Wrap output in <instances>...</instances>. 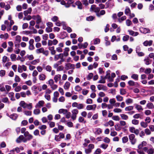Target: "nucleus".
<instances>
[{"label": "nucleus", "mask_w": 154, "mask_h": 154, "mask_svg": "<svg viewBox=\"0 0 154 154\" xmlns=\"http://www.w3.org/2000/svg\"><path fill=\"white\" fill-rule=\"evenodd\" d=\"M32 18L35 20L36 24L35 26V27L37 29H44L45 27L44 25L41 26H40L39 24L42 22V19L41 17L39 15H34L32 17Z\"/></svg>", "instance_id": "obj_1"}, {"label": "nucleus", "mask_w": 154, "mask_h": 154, "mask_svg": "<svg viewBox=\"0 0 154 154\" xmlns=\"http://www.w3.org/2000/svg\"><path fill=\"white\" fill-rule=\"evenodd\" d=\"M20 105L23 108H27L30 110H31L33 107L32 104V103H29V104H27L23 101H22L20 102Z\"/></svg>", "instance_id": "obj_2"}, {"label": "nucleus", "mask_w": 154, "mask_h": 154, "mask_svg": "<svg viewBox=\"0 0 154 154\" xmlns=\"http://www.w3.org/2000/svg\"><path fill=\"white\" fill-rule=\"evenodd\" d=\"M72 115L71 116L73 120H75L77 117V115L79 113V111L77 109H74L71 111Z\"/></svg>", "instance_id": "obj_3"}, {"label": "nucleus", "mask_w": 154, "mask_h": 154, "mask_svg": "<svg viewBox=\"0 0 154 154\" xmlns=\"http://www.w3.org/2000/svg\"><path fill=\"white\" fill-rule=\"evenodd\" d=\"M129 138L131 144H134L137 142V140L135 138V136L134 134H131L129 135Z\"/></svg>", "instance_id": "obj_4"}, {"label": "nucleus", "mask_w": 154, "mask_h": 154, "mask_svg": "<svg viewBox=\"0 0 154 154\" xmlns=\"http://www.w3.org/2000/svg\"><path fill=\"white\" fill-rule=\"evenodd\" d=\"M65 136L64 134L62 133H60L59 135H55V140L57 141H59L61 140V139L64 138Z\"/></svg>", "instance_id": "obj_5"}, {"label": "nucleus", "mask_w": 154, "mask_h": 154, "mask_svg": "<svg viewBox=\"0 0 154 154\" xmlns=\"http://www.w3.org/2000/svg\"><path fill=\"white\" fill-rule=\"evenodd\" d=\"M143 149L144 151L146 152L148 154H152L154 152V149L152 146H151L149 149L146 147H145L143 148Z\"/></svg>", "instance_id": "obj_6"}, {"label": "nucleus", "mask_w": 154, "mask_h": 154, "mask_svg": "<svg viewBox=\"0 0 154 154\" xmlns=\"http://www.w3.org/2000/svg\"><path fill=\"white\" fill-rule=\"evenodd\" d=\"M100 10V8L96 7V6L94 5H92L90 8L91 11H94L96 13L99 12Z\"/></svg>", "instance_id": "obj_7"}, {"label": "nucleus", "mask_w": 154, "mask_h": 154, "mask_svg": "<svg viewBox=\"0 0 154 154\" xmlns=\"http://www.w3.org/2000/svg\"><path fill=\"white\" fill-rule=\"evenodd\" d=\"M140 31L142 33L145 34L150 32V30L148 28L141 27L140 29Z\"/></svg>", "instance_id": "obj_8"}, {"label": "nucleus", "mask_w": 154, "mask_h": 154, "mask_svg": "<svg viewBox=\"0 0 154 154\" xmlns=\"http://www.w3.org/2000/svg\"><path fill=\"white\" fill-rule=\"evenodd\" d=\"M44 103L45 102L43 100H40L38 103H36L35 106V108H40L44 106Z\"/></svg>", "instance_id": "obj_9"}, {"label": "nucleus", "mask_w": 154, "mask_h": 154, "mask_svg": "<svg viewBox=\"0 0 154 154\" xmlns=\"http://www.w3.org/2000/svg\"><path fill=\"white\" fill-rule=\"evenodd\" d=\"M65 67L66 70H69L70 69H74L75 68V65L73 64L68 63L65 64Z\"/></svg>", "instance_id": "obj_10"}, {"label": "nucleus", "mask_w": 154, "mask_h": 154, "mask_svg": "<svg viewBox=\"0 0 154 154\" xmlns=\"http://www.w3.org/2000/svg\"><path fill=\"white\" fill-rule=\"evenodd\" d=\"M93 132L96 135H99L102 133V130L99 128H95L93 130Z\"/></svg>", "instance_id": "obj_11"}, {"label": "nucleus", "mask_w": 154, "mask_h": 154, "mask_svg": "<svg viewBox=\"0 0 154 154\" xmlns=\"http://www.w3.org/2000/svg\"><path fill=\"white\" fill-rule=\"evenodd\" d=\"M97 106L96 104H94L92 105H88L87 106L86 109L88 110H95Z\"/></svg>", "instance_id": "obj_12"}, {"label": "nucleus", "mask_w": 154, "mask_h": 154, "mask_svg": "<svg viewBox=\"0 0 154 154\" xmlns=\"http://www.w3.org/2000/svg\"><path fill=\"white\" fill-rule=\"evenodd\" d=\"M128 83L130 86L137 87L139 85L137 82H135L132 80H129L128 81Z\"/></svg>", "instance_id": "obj_13"}, {"label": "nucleus", "mask_w": 154, "mask_h": 154, "mask_svg": "<svg viewBox=\"0 0 154 154\" xmlns=\"http://www.w3.org/2000/svg\"><path fill=\"white\" fill-rule=\"evenodd\" d=\"M7 115L10 117L11 119L13 120H16L18 117V115L17 114L14 113L12 115L9 116L8 114H7Z\"/></svg>", "instance_id": "obj_14"}, {"label": "nucleus", "mask_w": 154, "mask_h": 154, "mask_svg": "<svg viewBox=\"0 0 154 154\" xmlns=\"http://www.w3.org/2000/svg\"><path fill=\"white\" fill-rule=\"evenodd\" d=\"M152 43L153 41L152 40H146L143 42V44L144 46H151L152 45Z\"/></svg>", "instance_id": "obj_15"}, {"label": "nucleus", "mask_w": 154, "mask_h": 154, "mask_svg": "<svg viewBox=\"0 0 154 154\" xmlns=\"http://www.w3.org/2000/svg\"><path fill=\"white\" fill-rule=\"evenodd\" d=\"M135 108L139 112L142 111L143 110V108L141 106L137 104H134Z\"/></svg>", "instance_id": "obj_16"}, {"label": "nucleus", "mask_w": 154, "mask_h": 154, "mask_svg": "<svg viewBox=\"0 0 154 154\" xmlns=\"http://www.w3.org/2000/svg\"><path fill=\"white\" fill-rule=\"evenodd\" d=\"M100 40L99 38H96L94 39L91 42V44L97 45L100 43Z\"/></svg>", "instance_id": "obj_17"}, {"label": "nucleus", "mask_w": 154, "mask_h": 154, "mask_svg": "<svg viewBox=\"0 0 154 154\" xmlns=\"http://www.w3.org/2000/svg\"><path fill=\"white\" fill-rule=\"evenodd\" d=\"M46 78V75L43 73H41L38 76L39 79L40 81H43L45 80Z\"/></svg>", "instance_id": "obj_18"}, {"label": "nucleus", "mask_w": 154, "mask_h": 154, "mask_svg": "<svg viewBox=\"0 0 154 154\" xmlns=\"http://www.w3.org/2000/svg\"><path fill=\"white\" fill-rule=\"evenodd\" d=\"M97 87L99 90H102L103 91H105L107 90L106 87L101 84H99L98 85Z\"/></svg>", "instance_id": "obj_19"}, {"label": "nucleus", "mask_w": 154, "mask_h": 154, "mask_svg": "<svg viewBox=\"0 0 154 154\" xmlns=\"http://www.w3.org/2000/svg\"><path fill=\"white\" fill-rule=\"evenodd\" d=\"M128 32L129 34L133 36H135L139 34V33L137 32H134L132 30H128Z\"/></svg>", "instance_id": "obj_20"}, {"label": "nucleus", "mask_w": 154, "mask_h": 154, "mask_svg": "<svg viewBox=\"0 0 154 154\" xmlns=\"http://www.w3.org/2000/svg\"><path fill=\"white\" fill-rule=\"evenodd\" d=\"M61 75L60 74H57L55 75L54 78L55 82L57 83L58 81L61 79Z\"/></svg>", "instance_id": "obj_21"}, {"label": "nucleus", "mask_w": 154, "mask_h": 154, "mask_svg": "<svg viewBox=\"0 0 154 154\" xmlns=\"http://www.w3.org/2000/svg\"><path fill=\"white\" fill-rule=\"evenodd\" d=\"M25 138L23 135H20L16 140V141L17 143H21L22 141L23 142Z\"/></svg>", "instance_id": "obj_22"}, {"label": "nucleus", "mask_w": 154, "mask_h": 154, "mask_svg": "<svg viewBox=\"0 0 154 154\" xmlns=\"http://www.w3.org/2000/svg\"><path fill=\"white\" fill-rule=\"evenodd\" d=\"M48 49L51 51L52 55H55L56 54V51L54 50V46L49 47Z\"/></svg>", "instance_id": "obj_23"}, {"label": "nucleus", "mask_w": 154, "mask_h": 154, "mask_svg": "<svg viewBox=\"0 0 154 154\" xmlns=\"http://www.w3.org/2000/svg\"><path fill=\"white\" fill-rule=\"evenodd\" d=\"M75 4L78 6V8L79 9H82L83 8L82 3L80 1H78L75 2Z\"/></svg>", "instance_id": "obj_24"}, {"label": "nucleus", "mask_w": 154, "mask_h": 154, "mask_svg": "<svg viewBox=\"0 0 154 154\" xmlns=\"http://www.w3.org/2000/svg\"><path fill=\"white\" fill-rule=\"evenodd\" d=\"M69 51V48H65L64 49V51L63 53L65 57H67L68 56V52Z\"/></svg>", "instance_id": "obj_25"}, {"label": "nucleus", "mask_w": 154, "mask_h": 154, "mask_svg": "<svg viewBox=\"0 0 154 154\" xmlns=\"http://www.w3.org/2000/svg\"><path fill=\"white\" fill-rule=\"evenodd\" d=\"M21 40V37L19 35H17L15 37V44L16 43H20Z\"/></svg>", "instance_id": "obj_26"}, {"label": "nucleus", "mask_w": 154, "mask_h": 154, "mask_svg": "<svg viewBox=\"0 0 154 154\" xmlns=\"http://www.w3.org/2000/svg\"><path fill=\"white\" fill-rule=\"evenodd\" d=\"M70 85V83L68 82H66L63 85V87L65 90H68Z\"/></svg>", "instance_id": "obj_27"}, {"label": "nucleus", "mask_w": 154, "mask_h": 154, "mask_svg": "<svg viewBox=\"0 0 154 154\" xmlns=\"http://www.w3.org/2000/svg\"><path fill=\"white\" fill-rule=\"evenodd\" d=\"M146 107L149 109H153L154 108V106L152 103L149 102L146 105Z\"/></svg>", "instance_id": "obj_28"}, {"label": "nucleus", "mask_w": 154, "mask_h": 154, "mask_svg": "<svg viewBox=\"0 0 154 154\" xmlns=\"http://www.w3.org/2000/svg\"><path fill=\"white\" fill-rule=\"evenodd\" d=\"M32 9L31 8H29L28 10L25 11L23 12V14L25 16H26L28 14H30L31 12Z\"/></svg>", "instance_id": "obj_29"}, {"label": "nucleus", "mask_w": 154, "mask_h": 154, "mask_svg": "<svg viewBox=\"0 0 154 154\" xmlns=\"http://www.w3.org/2000/svg\"><path fill=\"white\" fill-rule=\"evenodd\" d=\"M68 111L67 109H61L59 110L58 112L59 113L65 115Z\"/></svg>", "instance_id": "obj_30"}, {"label": "nucleus", "mask_w": 154, "mask_h": 154, "mask_svg": "<svg viewBox=\"0 0 154 154\" xmlns=\"http://www.w3.org/2000/svg\"><path fill=\"white\" fill-rule=\"evenodd\" d=\"M33 138V136L31 134H29L28 136L26 138H25V139L23 140L24 143L26 142L27 141L30 140Z\"/></svg>", "instance_id": "obj_31"}, {"label": "nucleus", "mask_w": 154, "mask_h": 154, "mask_svg": "<svg viewBox=\"0 0 154 154\" xmlns=\"http://www.w3.org/2000/svg\"><path fill=\"white\" fill-rule=\"evenodd\" d=\"M125 14L127 16H128L131 13V10L128 7H125Z\"/></svg>", "instance_id": "obj_32"}, {"label": "nucleus", "mask_w": 154, "mask_h": 154, "mask_svg": "<svg viewBox=\"0 0 154 154\" xmlns=\"http://www.w3.org/2000/svg\"><path fill=\"white\" fill-rule=\"evenodd\" d=\"M131 77L135 81H137L138 79V75L137 74H134L131 75Z\"/></svg>", "instance_id": "obj_33"}, {"label": "nucleus", "mask_w": 154, "mask_h": 154, "mask_svg": "<svg viewBox=\"0 0 154 154\" xmlns=\"http://www.w3.org/2000/svg\"><path fill=\"white\" fill-rule=\"evenodd\" d=\"M120 116L122 119L123 120H127L128 119V116L125 114H121Z\"/></svg>", "instance_id": "obj_34"}, {"label": "nucleus", "mask_w": 154, "mask_h": 154, "mask_svg": "<svg viewBox=\"0 0 154 154\" xmlns=\"http://www.w3.org/2000/svg\"><path fill=\"white\" fill-rule=\"evenodd\" d=\"M146 144L147 143L146 141H143L141 143L139 144V145L138 146V147L139 149H140L142 148L143 146H146Z\"/></svg>", "instance_id": "obj_35"}, {"label": "nucleus", "mask_w": 154, "mask_h": 154, "mask_svg": "<svg viewBox=\"0 0 154 154\" xmlns=\"http://www.w3.org/2000/svg\"><path fill=\"white\" fill-rule=\"evenodd\" d=\"M39 108H36L33 110V114L35 115H38L40 113V110Z\"/></svg>", "instance_id": "obj_36"}, {"label": "nucleus", "mask_w": 154, "mask_h": 154, "mask_svg": "<svg viewBox=\"0 0 154 154\" xmlns=\"http://www.w3.org/2000/svg\"><path fill=\"white\" fill-rule=\"evenodd\" d=\"M9 60V59L6 56H4L2 59V63H5L7 61H8Z\"/></svg>", "instance_id": "obj_37"}, {"label": "nucleus", "mask_w": 154, "mask_h": 154, "mask_svg": "<svg viewBox=\"0 0 154 154\" xmlns=\"http://www.w3.org/2000/svg\"><path fill=\"white\" fill-rule=\"evenodd\" d=\"M105 14V11L104 10H102L99 13L98 12L97 13H96V15L98 17H100L101 15H103Z\"/></svg>", "instance_id": "obj_38"}, {"label": "nucleus", "mask_w": 154, "mask_h": 154, "mask_svg": "<svg viewBox=\"0 0 154 154\" xmlns=\"http://www.w3.org/2000/svg\"><path fill=\"white\" fill-rule=\"evenodd\" d=\"M104 78H105V79H108L110 82H112L113 80V79L110 77V73H107L106 75L104 77Z\"/></svg>", "instance_id": "obj_39"}, {"label": "nucleus", "mask_w": 154, "mask_h": 154, "mask_svg": "<svg viewBox=\"0 0 154 154\" xmlns=\"http://www.w3.org/2000/svg\"><path fill=\"white\" fill-rule=\"evenodd\" d=\"M44 48H41L36 50V52L37 54L42 53L44 51Z\"/></svg>", "instance_id": "obj_40"}, {"label": "nucleus", "mask_w": 154, "mask_h": 154, "mask_svg": "<svg viewBox=\"0 0 154 154\" xmlns=\"http://www.w3.org/2000/svg\"><path fill=\"white\" fill-rule=\"evenodd\" d=\"M116 98L118 101H122L123 100V97L119 95H118L116 96Z\"/></svg>", "instance_id": "obj_41"}, {"label": "nucleus", "mask_w": 154, "mask_h": 154, "mask_svg": "<svg viewBox=\"0 0 154 154\" xmlns=\"http://www.w3.org/2000/svg\"><path fill=\"white\" fill-rule=\"evenodd\" d=\"M51 154H60V150L58 149H56L53 150Z\"/></svg>", "instance_id": "obj_42"}, {"label": "nucleus", "mask_w": 154, "mask_h": 154, "mask_svg": "<svg viewBox=\"0 0 154 154\" xmlns=\"http://www.w3.org/2000/svg\"><path fill=\"white\" fill-rule=\"evenodd\" d=\"M39 62V60L38 59L35 60H33L31 61V62H30V63L31 64H32L33 65H35L37 63H38Z\"/></svg>", "instance_id": "obj_43"}, {"label": "nucleus", "mask_w": 154, "mask_h": 154, "mask_svg": "<svg viewBox=\"0 0 154 154\" xmlns=\"http://www.w3.org/2000/svg\"><path fill=\"white\" fill-rule=\"evenodd\" d=\"M133 100L131 98H128L125 100V102L127 105H129L133 103Z\"/></svg>", "instance_id": "obj_44"}, {"label": "nucleus", "mask_w": 154, "mask_h": 154, "mask_svg": "<svg viewBox=\"0 0 154 154\" xmlns=\"http://www.w3.org/2000/svg\"><path fill=\"white\" fill-rule=\"evenodd\" d=\"M11 59L12 61L16 60V55L14 54H11L10 56Z\"/></svg>", "instance_id": "obj_45"}, {"label": "nucleus", "mask_w": 154, "mask_h": 154, "mask_svg": "<svg viewBox=\"0 0 154 154\" xmlns=\"http://www.w3.org/2000/svg\"><path fill=\"white\" fill-rule=\"evenodd\" d=\"M25 115L27 116H31L32 115V112L30 111L25 110L23 112Z\"/></svg>", "instance_id": "obj_46"}, {"label": "nucleus", "mask_w": 154, "mask_h": 154, "mask_svg": "<svg viewBox=\"0 0 154 154\" xmlns=\"http://www.w3.org/2000/svg\"><path fill=\"white\" fill-rule=\"evenodd\" d=\"M45 69L46 71L48 72H51V71L52 68L50 65H47L45 67Z\"/></svg>", "instance_id": "obj_47"}, {"label": "nucleus", "mask_w": 154, "mask_h": 154, "mask_svg": "<svg viewBox=\"0 0 154 154\" xmlns=\"http://www.w3.org/2000/svg\"><path fill=\"white\" fill-rule=\"evenodd\" d=\"M134 109V107L133 106H129L125 108V110L126 111H130Z\"/></svg>", "instance_id": "obj_48"}, {"label": "nucleus", "mask_w": 154, "mask_h": 154, "mask_svg": "<svg viewBox=\"0 0 154 154\" xmlns=\"http://www.w3.org/2000/svg\"><path fill=\"white\" fill-rule=\"evenodd\" d=\"M145 63L147 65H149L150 63V60L148 57L145 58L144 60Z\"/></svg>", "instance_id": "obj_49"}, {"label": "nucleus", "mask_w": 154, "mask_h": 154, "mask_svg": "<svg viewBox=\"0 0 154 154\" xmlns=\"http://www.w3.org/2000/svg\"><path fill=\"white\" fill-rule=\"evenodd\" d=\"M60 2V4L62 5H64L66 7L68 8L70 7V5L69 4H66L64 1L61 0Z\"/></svg>", "instance_id": "obj_50"}, {"label": "nucleus", "mask_w": 154, "mask_h": 154, "mask_svg": "<svg viewBox=\"0 0 154 154\" xmlns=\"http://www.w3.org/2000/svg\"><path fill=\"white\" fill-rule=\"evenodd\" d=\"M122 140L123 143H125L128 141V139L127 136H125L122 138Z\"/></svg>", "instance_id": "obj_51"}, {"label": "nucleus", "mask_w": 154, "mask_h": 154, "mask_svg": "<svg viewBox=\"0 0 154 154\" xmlns=\"http://www.w3.org/2000/svg\"><path fill=\"white\" fill-rule=\"evenodd\" d=\"M152 72V69L150 68H147L145 69L144 73L146 74H149Z\"/></svg>", "instance_id": "obj_52"}, {"label": "nucleus", "mask_w": 154, "mask_h": 154, "mask_svg": "<svg viewBox=\"0 0 154 154\" xmlns=\"http://www.w3.org/2000/svg\"><path fill=\"white\" fill-rule=\"evenodd\" d=\"M34 38L35 39V41L36 42H39L41 40V38L39 36H34Z\"/></svg>", "instance_id": "obj_53"}, {"label": "nucleus", "mask_w": 154, "mask_h": 154, "mask_svg": "<svg viewBox=\"0 0 154 154\" xmlns=\"http://www.w3.org/2000/svg\"><path fill=\"white\" fill-rule=\"evenodd\" d=\"M140 125L141 127L146 128L148 126V124L146 122H142L140 123Z\"/></svg>", "instance_id": "obj_54"}, {"label": "nucleus", "mask_w": 154, "mask_h": 154, "mask_svg": "<svg viewBox=\"0 0 154 154\" xmlns=\"http://www.w3.org/2000/svg\"><path fill=\"white\" fill-rule=\"evenodd\" d=\"M112 119L116 121H119L120 120V118L118 116H114L112 117Z\"/></svg>", "instance_id": "obj_55"}, {"label": "nucleus", "mask_w": 154, "mask_h": 154, "mask_svg": "<svg viewBox=\"0 0 154 154\" xmlns=\"http://www.w3.org/2000/svg\"><path fill=\"white\" fill-rule=\"evenodd\" d=\"M120 94L122 95H124L126 94V91L125 89L122 88L120 89Z\"/></svg>", "instance_id": "obj_56"}, {"label": "nucleus", "mask_w": 154, "mask_h": 154, "mask_svg": "<svg viewBox=\"0 0 154 154\" xmlns=\"http://www.w3.org/2000/svg\"><path fill=\"white\" fill-rule=\"evenodd\" d=\"M115 129L117 131H119L121 129V128L119 126V124H117L115 125Z\"/></svg>", "instance_id": "obj_57"}, {"label": "nucleus", "mask_w": 154, "mask_h": 154, "mask_svg": "<svg viewBox=\"0 0 154 154\" xmlns=\"http://www.w3.org/2000/svg\"><path fill=\"white\" fill-rule=\"evenodd\" d=\"M126 18V17L125 16H123L119 19L118 21L119 23H121L122 21L125 20Z\"/></svg>", "instance_id": "obj_58"}, {"label": "nucleus", "mask_w": 154, "mask_h": 154, "mask_svg": "<svg viewBox=\"0 0 154 154\" xmlns=\"http://www.w3.org/2000/svg\"><path fill=\"white\" fill-rule=\"evenodd\" d=\"M14 81L16 82H19L20 81V79L18 76L16 75L15 76Z\"/></svg>", "instance_id": "obj_59"}, {"label": "nucleus", "mask_w": 154, "mask_h": 154, "mask_svg": "<svg viewBox=\"0 0 154 154\" xmlns=\"http://www.w3.org/2000/svg\"><path fill=\"white\" fill-rule=\"evenodd\" d=\"M75 90L77 91H80L82 88L79 85H76L75 87Z\"/></svg>", "instance_id": "obj_60"}, {"label": "nucleus", "mask_w": 154, "mask_h": 154, "mask_svg": "<svg viewBox=\"0 0 154 154\" xmlns=\"http://www.w3.org/2000/svg\"><path fill=\"white\" fill-rule=\"evenodd\" d=\"M129 36L128 35H126L124 36L122 38V40L123 41L125 42L127 41L129 39Z\"/></svg>", "instance_id": "obj_61"}, {"label": "nucleus", "mask_w": 154, "mask_h": 154, "mask_svg": "<svg viewBox=\"0 0 154 154\" xmlns=\"http://www.w3.org/2000/svg\"><path fill=\"white\" fill-rule=\"evenodd\" d=\"M93 76V74L92 73H89L87 77V79L88 80L91 79Z\"/></svg>", "instance_id": "obj_62"}, {"label": "nucleus", "mask_w": 154, "mask_h": 154, "mask_svg": "<svg viewBox=\"0 0 154 154\" xmlns=\"http://www.w3.org/2000/svg\"><path fill=\"white\" fill-rule=\"evenodd\" d=\"M116 101L114 98L111 99L109 100V103L111 104L114 106V104L115 103Z\"/></svg>", "instance_id": "obj_63"}, {"label": "nucleus", "mask_w": 154, "mask_h": 154, "mask_svg": "<svg viewBox=\"0 0 154 154\" xmlns=\"http://www.w3.org/2000/svg\"><path fill=\"white\" fill-rule=\"evenodd\" d=\"M26 57L29 60H32L34 59L33 56L32 54L30 55L28 54L27 55Z\"/></svg>", "instance_id": "obj_64"}]
</instances>
